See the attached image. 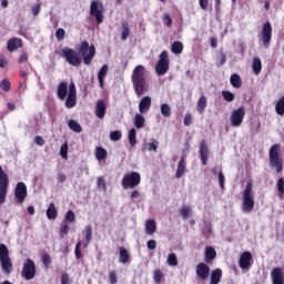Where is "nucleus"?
Wrapping results in <instances>:
<instances>
[{"instance_id":"nucleus-1","label":"nucleus","mask_w":284,"mask_h":284,"mask_svg":"<svg viewBox=\"0 0 284 284\" xmlns=\"http://www.w3.org/2000/svg\"><path fill=\"white\" fill-rule=\"evenodd\" d=\"M131 81L136 97H143L148 92V69L143 64L133 69Z\"/></svg>"},{"instance_id":"nucleus-2","label":"nucleus","mask_w":284,"mask_h":284,"mask_svg":"<svg viewBox=\"0 0 284 284\" xmlns=\"http://www.w3.org/2000/svg\"><path fill=\"white\" fill-rule=\"evenodd\" d=\"M78 54L83 60L84 65H90L97 55V48L84 40L78 47Z\"/></svg>"},{"instance_id":"nucleus-3","label":"nucleus","mask_w":284,"mask_h":284,"mask_svg":"<svg viewBox=\"0 0 284 284\" xmlns=\"http://www.w3.org/2000/svg\"><path fill=\"white\" fill-rule=\"evenodd\" d=\"M268 161L271 168H274L277 174L283 172V158L281 156V144H273L268 150Z\"/></svg>"},{"instance_id":"nucleus-4","label":"nucleus","mask_w":284,"mask_h":284,"mask_svg":"<svg viewBox=\"0 0 284 284\" xmlns=\"http://www.w3.org/2000/svg\"><path fill=\"white\" fill-rule=\"evenodd\" d=\"M243 212L250 213L254 210V182L251 180L246 183L245 190L243 191Z\"/></svg>"},{"instance_id":"nucleus-5","label":"nucleus","mask_w":284,"mask_h":284,"mask_svg":"<svg viewBox=\"0 0 284 284\" xmlns=\"http://www.w3.org/2000/svg\"><path fill=\"white\" fill-rule=\"evenodd\" d=\"M60 57H62V59H65L67 63H69V65H72L73 68L81 67V63L83 62L81 55H79V52L68 47L61 49Z\"/></svg>"},{"instance_id":"nucleus-6","label":"nucleus","mask_w":284,"mask_h":284,"mask_svg":"<svg viewBox=\"0 0 284 284\" xmlns=\"http://www.w3.org/2000/svg\"><path fill=\"white\" fill-rule=\"evenodd\" d=\"M121 185L123 190H134L141 185V173L132 171L123 176Z\"/></svg>"},{"instance_id":"nucleus-7","label":"nucleus","mask_w":284,"mask_h":284,"mask_svg":"<svg viewBox=\"0 0 284 284\" xmlns=\"http://www.w3.org/2000/svg\"><path fill=\"white\" fill-rule=\"evenodd\" d=\"M0 263L4 274H12V260H10V251L6 244H0Z\"/></svg>"},{"instance_id":"nucleus-8","label":"nucleus","mask_w":284,"mask_h":284,"mask_svg":"<svg viewBox=\"0 0 284 284\" xmlns=\"http://www.w3.org/2000/svg\"><path fill=\"white\" fill-rule=\"evenodd\" d=\"M168 70H170V57L168 51H162L159 57V61L155 64V72L159 77H163L168 74Z\"/></svg>"},{"instance_id":"nucleus-9","label":"nucleus","mask_w":284,"mask_h":284,"mask_svg":"<svg viewBox=\"0 0 284 284\" xmlns=\"http://www.w3.org/2000/svg\"><path fill=\"white\" fill-rule=\"evenodd\" d=\"M9 187L10 178L3 171V166L0 165V205H3V203H6Z\"/></svg>"},{"instance_id":"nucleus-10","label":"nucleus","mask_w":284,"mask_h":284,"mask_svg":"<svg viewBox=\"0 0 284 284\" xmlns=\"http://www.w3.org/2000/svg\"><path fill=\"white\" fill-rule=\"evenodd\" d=\"M21 276L22 278H26V281H32V278L37 276V264H34V261H32V258H27L23 263Z\"/></svg>"},{"instance_id":"nucleus-11","label":"nucleus","mask_w":284,"mask_h":284,"mask_svg":"<svg viewBox=\"0 0 284 284\" xmlns=\"http://www.w3.org/2000/svg\"><path fill=\"white\" fill-rule=\"evenodd\" d=\"M105 12V8L99 1H92L90 6V16L94 17L97 23L101 26L103 23V13Z\"/></svg>"},{"instance_id":"nucleus-12","label":"nucleus","mask_w":284,"mask_h":284,"mask_svg":"<svg viewBox=\"0 0 284 284\" xmlns=\"http://www.w3.org/2000/svg\"><path fill=\"white\" fill-rule=\"evenodd\" d=\"M245 119V106H240L231 113V125L233 128H240Z\"/></svg>"},{"instance_id":"nucleus-13","label":"nucleus","mask_w":284,"mask_h":284,"mask_svg":"<svg viewBox=\"0 0 284 284\" xmlns=\"http://www.w3.org/2000/svg\"><path fill=\"white\" fill-rule=\"evenodd\" d=\"M264 48H270L272 43V23L270 21L265 22L262 27V34L260 37Z\"/></svg>"},{"instance_id":"nucleus-14","label":"nucleus","mask_w":284,"mask_h":284,"mask_svg":"<svg viewBox=\"0 0 284 284\" xmlns=\"http://www.w3.org/2000/svg\"><path fill=\"white\" fill-rule=\"evenodd\" d=\"M14 196L19 204L23 203L28 196V186L23 182H19L14 189Z\"/></svg>"},{"instance_id":"nucleus-15","label":"nucleus","mask_w":284,"mask_h":284,"mask_svg":"<svg viewBox=\"0 0 284 284\" xmlns=\"http://www.w3.org/2000/svg\"><path fill=\"white\" fill-rule=\"evenodd\" d=\"M77 105V85H74V82H72L69 85V93L65 100V108H74Z\"/></svg>"},{"instance_id":"nucleus-16","label":"nucleus","mask_w":284,"mask_h":284,"mask_svg":"<svg viewBox=\"0 0 284 284\" xmlns=\"http://www.w3.org/2000/svg\"><path fill=\"white\" fill-rule=\"evenodd\" d=\"M239 265L241 270H250V267H252V253L250 251H245L241 254Z\"/></svg>"},{"instance_id":"nucleus-17","label":"nucleus","mask_w":284,"mask_h":284,"mask_svg":"<svg viewBox=\"0 0 284 284\" xmlns=\"http://www.w3.org/2000/svg\"><path fill=\"white\" fill-rule=\"evenodd\" d=\"M195 274L201 281H207V278H210V267L205 263H199L195 268Z\"/></svg>"},{"instance_id":"nucleus-18","label":"nucleus","mask_w":284,"mask_h":284,"mask_svg":"<svg viewBox=\"0 0 284 284\" xmlns=\"http://www.w3.org/2000/svg\"><path fill=\"white\" fill-rule=\"evenodd\" d=\"M199 152H200L202 165H207V159H210V148L207 146L206 140L201 141Z\"/></svg>"},{"instance_id":"nucleus-19","label":"nucleus","mask_w":284,"mask_h":284,"mask_svg":"<svg viewBox=\"0 0 284 284\" xmlns=\"http://www.w3.org/2000/svg\"><path fill=\"white\" fill-rule=\"evenodd\" d=\"M271 281L273 284H284V272L281 267H274L271 271Z\"/></svg>"},{"instance_id":"nucleus-20","label":"nucleus","mask_w":284,"mask_h":284,"mask_svg":"<svg viewBox=\"0 0 284 284\" xmlns=\"http://www.w3.org/2000/svg\"><path fill=\"white\" fill-rule=\"evenodd\" d=\"M19 48H23V40L19 38H11L7 42L8 52H14L19 50Z\"/></svg>"},{"instance_id":"nucleus-21","label":"nucleus","mask_w":284,"mask_h":284,"mask_svg":"<svg viewBox=\"0 0 284 284\" xmlns=\"http://www.w3.org/2000/svg\"><path fill=\"white\" fill-rule=\"evenodd\" d=\"M150 108H152V98L150 97L142 98L139 103L140 114H144V112H148Z\"/></svg>"},{"instance_id":"nucleus-22","label":"nucleus","mask_w":284,"mask_h":284,"mask_svg":"<svg viewBox=\"0 0 284 284\" xmlns=\"http://www.w3.org/2000/svg\"><path fill=\"white\" fill-rule=\"evenodd\" d=\"M106 110H108V108L105 106V101L98 100V102L95 104V116L98 119H103V116H105Z\"/></svg>"},{"instance_id":"nucleus-23","label":"nucleus","mask_w":284,"mask_h":284,"mask_svg":"<svg viewBox=\"0 0 284 284\" xmlns=\"http://www.w3.org/2000/svg\"><path fill=\"white\" fill-rule=\"evenodd\" d=\"M223 278V270L215 268L211 272L210 284H219Z\"/></svg>"},{"instance_id":"nucleus-24","label":"nucleus","mask_w":284,"mask_h":284,"mask_svg":"<svg viewBox=\"0 0 284 284\" xmlns=\"http://www.w3.org/2000/svg\"><path fill=\"white\" fill-rule=\"evenodd\" d=\"M58 98L63 101L68 97V84L65 82H60L57 89Z\"/></svg>"},{"instance_id":"nucleus-25","label":"nucleus","mask_w":284,"mask_h":284,"mask_svg":"<svg viewBox=\"0 0 284 284\" xmlns=\"http://www.w3.org/2000/svg\"><path fill=\"white\" fill-rule=\"evenodd\" d=\"M57 216H59V212L57 211V205L52 202L47 209V219H49V221H54Z\"/></svg>"},{"instance_id":"nucleus-26","label":"nucleus","mask_w":284,"mask_h":284,"mask_svg":"<svg viewBox=\"0 0 284 284\" xmlns=\"http://www.w3.org/2000/svg\"><path fill=\"white\" fill-rule=\"evenodd\" d=\"M185 168H186L185 156H182L180 159L179 164H178V170H176V173H175V179H181L185 174Z\"/></svg>"},{"instance_id":"nucleus-27","label":"nucleus","mask_w":284,"mask_h":284,"mask_svg":"<svg viewBox=\"0 0 284 284\" xmlns=\"http://www.w3.org/2000/svg\"><path fill=\"white\" fill-rule=\"evenodd\" d=\"M206 108H207V98L205 95H201L197 100V105H196V110L199 114H203Z\"/></svg>"},{"instance_id":"nucleus-28","label":"nucleus","mask_w":284,"mask_h":284,"mask_svg":"<svg viewBox=\"0 0 284 284\" xmlns=\"http://www.w3.org/2000/svg\"><path fill=\"white\" fill-rule=\"evenodd\" d=\"M230 83L232 88H235V90H240V88L243 85L241 75H239L237 73H233L230 78Z\"/></svg>"},{"instance_id":"nucleus-29","label":"nucleus","mask_w":284,"mask_h":284,"mask_svg":"<svg viewBox=\"0 0 284 284\" xmlns=\"http://www.w3.org/2000/svg\"><path fill=\"white\" fill-rule=\"evenodd\" d=\"M108 70H109L108 64H103L102 68L98 72V81L100 83V88H104L103 80L108 75Z\"/></svg>"},{"instance_id":"nucleus-30","label":"nucleus","mask_w":284,"mask_h":284,"mask_svg":"<svg viewBox=\"0 0 284 284\" xmlns=\"http://www.w3.org/2000/svg\"><path fill=\"white\" fill-rule=\"evenodd\" d=\"M95 159H98V161H105V159H108V151L102 146H97Z\"/></svg>"},{"instance_id":"nucleus-31","label":"nucleus","mask_w":284,"mask_h":284,"mask_svg":"<svg viewBox=\"0 0 284 284\" xmlns=\"http://www.w3.org/2000/svg\"><path fill=\"white\" fill-rule=\"evenodd\" d=\"M119 261L120 263H123V265L130 261V253L128 252V248L120 247Z\"/></svg>"},{"instance_id":"nucleus-32","label":"nucleus","mask_w":284,"mask_h":284,"mask_svg":"<svg viewBox=\"0 0 284 284\" xmlns=\"http://www.w3.org/2000/svg\"><path fill=\"white\" fill-rule=\"evenodd\" d=\"M68 126L72 130V132H77V134L83 132L81 124L73 119L68 121Z\"/></svg>"},{"instance_id":"nucleus-33","label":"nucleus","mask_w":284,"mask_h":284,"mask_svg":"<svg viewBox=\"0 0 284 284\" xmlns=\"http://www.w3.org/2000/svg\"><path fill=\"white\" fill-rule=\"evenodd\" d=\"M146 234H154L156 232V222L154 220H148L145 223Z\"/></svg>"},{"instance_id":"nucleus-34","label":"nucleus","mask_w":284,"mask_h":284,"mask_svg":"<svg viewBox=\"0 0 284 284\" xmlns=\"http://www.w3.org/2000/svg\"><path fill=\"white\" fill-rule=\"evenodd\" d=\"M254 74H261V70H263V63L261 62V58H254L252 63Z\"/></svg>"},{"instance_id":"nucleus-35","label":"nucleus","mask_w":284,"mask_h":284,"mask_svg":"<svg viewBox=\"0 0 284 284\" xmlns=\"http://www.w3.org/2000/svg\"><path fill=\"white\" fill-rule=\"evenodd\" d=\"M275 112L278 116H284V95L275 104Z\"/></svg>"},{"instance_id":"nucleus-36","label":"nucleus","mask_w":284,"mask_h":284,"mask_svg":"<svg viewBox=\"0 0 284 284\" xmlns=\"http://www.w3.org/2000/svg\"><path fill=\"white\" fill-rule=\"evenodd\" d=\"M134 126L138 130H141L142 128H145V118L141 114H135Z\"/></svg>"},{"instance_id":"nucleus-37","label":"nucleus","mask_w":284,"mask_h":284,"mask_svg":"<svg viewBox=\"0 0 284 284\" xmlns=\"http://www.w3.org/2000/svg\"><path fill=\"white\" fill-rule=\"evenodd\" d=\"M204 255L206 261H214L216 258V250L212 246H206Z\"/></svg>"},{"instance_id":"nucleus-38","label":"nucleus","mask_w":284,"mask_h":284,"mask_svg":"<svg viewBox=\"0 0 284 284\" xmlns=\"http://www.w3.org/2000/svg\"><path fill=\"white\" fill-rule=\"evenodd\" d=\"M128 37H130V24L128 21L122 22V33L121 39L122 41H128Z\"/></svg>"},{"instance_id":"nucleus-39","label":"nucleus","mask_w":284,"mask_h":284,"mask_svg":"<svg viewBox=\"0 0 284 284\" xmlns=\"http://www.w3.org/2000/svg\"><path fill=\"white\" fill-rule=\"evenodd\" d=\"M83 234L85 239L84 247H88V245H90V241H92V226H87L83 231Z\"/></svg>"},{"instance_id":"nucleus-40","label":"nucleus","mask_w":284,"mask_h":284,"mask_svg":"<svg viewBox=\"0 0 284 284\" xmlns=\"http://www.w3.org/2000/svg\"><path fill=\"white\" fill-rule=\"evenodd\" d=\"M171 51L173 54H181L183 52V42L181 41H175L171 44Z\"/></svg>"},{"instance_id":"nucleus-41","label":"nucleus","mask_w":284,"mask_h":284,"mask_svg":"<svg viewBox=\"0 0 284 284\" xmlns=\"http://www.w3.org/2000/svg\"><path fill=\"white\" fill-rule=\"evenodd\" d=\"M161 114L165 119H170V116H172V109L170 108V105L168 103L161 104Z\"/></svg>"},{"instance_id":"nucleus-42","label":"nucleus","mask_w":284,"mask_h":284,"mask_svg":"<svg viewBox=\"0 0 284 284\" xmlns=\"http://www.w3.org/2000/svg\"><path fill=\"white\" fill-rule=\"evenodd\" d=\"M128 139H129L130 145H131L132 148H134V145H136V129L132 128V129L129 131Z\"/></svg>"},{"instance_id":"nucleus-43","label":"nucleus","mask_w":284,"mask_h":284,"mask_svg":"<svg viewBox=\"0 0 284 284\" xmlns=\"http://www.w3.org/2000/svg\"><path fill=\"white\" fill-rule=\"evenodd\" d=\"M146 150L149 152H159V140L153 139L152 142L146 143Z\"/></svg>"},{"instance_id":"nucleus-44","label":"nucleus","mask_w":284,"mask_h":284,"mask_svg":"<svg viewBox=\"0 0 284 284\" xmlns=\"http://www.w3.org/2000/svg\"><path fill=\"white\" fill-rule=\"evenodd\" d=\"M166 263L171 267H176V265H179V260L176 258V254L175 253H170L168 258H166Z\"/></svg>"},{"instance_id":"nucleus-45","label":"nucleus","mask_w":284,"mask_h":284,"mask_svg":"<svg viewBox=\"0 0 284 284\" xmlns=\"http://www.w3.org/2000/svg\"><path fill=\"white\" fill-rule=\"evenodd\" d=\"M110 141H121L123 139V133L120 130L112 131L110 133Z\"/></svg>"},{"instance_id":"nucleus-46","label":"nucleus","mask_w":284,"mask_h":284,"mask_svg":"<svg viewBox=\"0 0 284 284\" xmlns=\"http://www.w3.org/2000/svg\"><path fill=\"white\" fill-rule=\"evenodd\" d=\"M217 61H219L216 63L217 68H221V65H225V62L227 61V54H225V52H223V51H220Z\"/></svg>"},{"instance_id":"nucleus-47","label":"nucleus","mask_w":284,"mask_h":284,"mask_svg":"<svg viewBox=\"0 0 284 284\" xmlns=\"http://www.w3.org/2000/svg\"><path fill=\"white\" fill-rule=\"evenodd\" d=\"M180 214L182 219H189L190 214H192V209L190 206H182L180 209Z\"/></svg>"},{"instance_id":"nucleus-48","label":"nucleus","mask_w":284,"mask_h":284,"mask_svg":"<svg viewBox=\"0 0 284 284\" xmlns=\"http://www.w3.org/2000/svg\"><path fill=\"white\" fill-rule=\"evenodd\" d=\"M77 221V214H74V211L69 210L65 214V222L67 223H74Z\"/></svg>"},{"instance_id":"nucleus-49","label":"nucleus","mask_w":284,"mask_h":284,"mask_svg":"<svg viewBox=\"0 0 284 284\" xmlns=\"http://www.w3.org/2000/svg\"><path fill=\"white\" fill-rule=\"evenodd\" d=\"M222 97L224 101H227V103H232V101H234V93L230 91H222Z\"/></svg>"},{"instance_id":"nucleus-50","label":"nucleus","mask_w":284,"mask_h":284,"mask_svg":"<svg viewBox=\"0 0 284 284\" xmlns=\"http://www.w3.org/2000/svg\"><path fill=\"white\" fill-rule=\"evenodd\" d=\"M42 263L44 265V267H50V265H52V257L50 256V254L45 253L43 256H42Z\"/></svg>"},{"instance_id":"nucleus-51","label":"nucleus","mask_w":284,"mask_h":284,"mask_svg":"<svg viewBox=\"0 0 284 284\" xmlns=\"http://www.w3.org/2000/svg\"><path fill=\"white\" fill-rule=\"evenodd\" d=\"M55 39L57 41H63V39H65V30L63 28H59L55 31Z\"/></svg>"},{"instance_id":"nucleus-52","label":"nucleus","mask_w":284,"mask_h":284,"mask_svg":"<svg viewBox=\"0 0 284 284\" xmlns=\"http://www.w3.org/2000/svg\"><path fill=\"white\" fill-rule=\"evenodd\" d=\"M155 283H161V281H163V271H161V268H156L154 271V276H153Z\"/></svg>"},{"instance_id":"nucleus-53","label":"nucleus","mask_w":284,"mask_h":284,"mask_svg":"<svg viewBox=\"0 0 284 284\" xmlns=\"http://www.w3.org/2000/svg\"><path fill=\"white\" fill-rule=\"evenodd\" d=\"M0 88H1V90H3V92H10V80L3 79L0 82Z\"/></svg>"},{"instance_id":"nucleus-54","label":"nucleus","mask_w":284,"mask_h":284,"mask_svg":"<svg viewBox=\"0 0 284 284\" xmlns=\"http://www.w3.org/2000/svg\"><path fill=\"white\" fill-rule=\"evenodd\" d=\"M163 24L166 26V28H172V17L170 13H165L162 18Z\"/></svg>"},{"instance_id":"nucleus-55","label":"nucleus","mask_w":284,"mask_h":284,"mask_svg":"<svg viewBox=\"0 0 284 284\" xmlns=\"http://www.w3.org/2000/svg\"><path fill=\"white\" fill-rule=\"evenodd\" d=\"M109 282H110V284L119 283V277L116 276V271H111L109 273Z\"/></svg>"},{"instance_id":"nucleus-56","label":"nucleus","mask_w":284,"mask_h":284,"mask_svg":"<svg viewBox=\"0 0 284 284\" xmlns=\"http://www.w3.org/2000/svg\"><path fill=\"white\" fill-rule=\"evenodd\" d=\"M192 119H193L192 113L186 112V114L184 115L183 124L186 128H190V125H192Z\"/></svg>"},{"instance_id":"nucleus-57","label":"nucleus","mask_w":284,"mask_h":284,"mask_svg":"<svg viewBox=\"0 0 284 284\" xmlns=\"http://www.w3.org/2000/svg\"><path fill=\"white\" fill-rule=\"evenodd\" d=\"M60 155L62 159H68V142L61 145L60 148Z\"/></svg>"},{"instance_id":"nucleus-58","label":"nucleus","mask_w":284,"mask_h":284,"mask_svg":"<svg viewBox=\"0 0 284 284\" xmlns=\"http://www.w3.org/2000/svg\"><path fill=\"white\" fill-rule=\"evenodd\" d=\"M277 192L278 194H281L282 196L284 195V179L280 178L277 180Z\"/></svg>"},{"instance_id":"nucleus-59","label":"nucleus","mask_w":284,"mask_h":284,"mask_svg":"<svg viewBox=\"0 0 284 284\" xmlns=\"http://www.w3.org/2000/svg\"><path fill=\"white\" fill-rule=\"evenodd\" d=\"M98 187L99 190H103V192L108 190V185L105 184V180H103V178H98Z\"/></svg>"},{"instance_id":"nucleus-60","label":"nucleus","mask_w":284,"mask_h":284,"mask_svg":"<svg viewBox=\"0 0 284 284\" xmlns=\"http://www.w3.org/2000/svg\"><path fill=\"white\" fill-rule=\"evenodd\" d=\"M18 63H28V52H22L18 59Z\"/></svg>"},{"instance_id":"nucleus-61","label":"nucleus","mask_w":284,"mask_h":284,"mask_svg":"<svg viewBox=\"0 0 284 284\" xmlns=\"http://www.w3.org/2000/svg\"><path fill=\"white\" fill-rule=\"evenodd\" d=\"M74 253H75V258H81V242H78L77 243V245H75V251H74Z\"/></svg>"},{"instance_id":"nucleus-62","label":"nucleus","mask_w":284,"mask_h":284,"mask_svg":"<svg viewBox=\"0 0 284 284\" xmlns=\"http://www.w3.org/2000/svg\"><path fill=\"white\" fill-rule=\"evenodd\" d=\"M148 250H156V240H149L146 243Z\"/></svg>"},{"instance_id":"nucleus-63","label":"nucleus","mask_w":284,"mask_h":284,"mask_svg":"<svg viewBox=\"0 0 284 284\" xmlns=\"http://www.w3.org/2000/svg\"><path fill=\"white\" fill-rule=\"evenodd\" d=\"M68 232H70V226L68 224H63L60 229L61 236H65V234H68Z\"/></svg>"},{"instance_id":"nucleus-64","label":"nucleus","mask_w":284,"mask_h":284,"mask_svg":"<svg viewBox=\"0 0 284 284\" xmlns=\"http://www.w3.org/2000/svg\"><path fill=\"white\" fill-rule=\"evenodd\" d=\"M61 284H70V274H68V273L62 274Z\"/></svg>"}]
</instances>
